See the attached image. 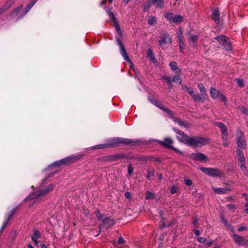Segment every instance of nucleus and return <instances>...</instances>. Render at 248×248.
Segmentation results:
<instances>
[{"instance_id":"nucleus-1","label":"nucleus","mask_w":248,"mask_h":248,"mask_svg":"<svg viewBox=\"0 0 248 248\" xmlns=\"http://www.w3.org/2000/svg\"><path fill=\"white\" fill-rule=\"evenodd\" d=\"M176 133L177 139L181 142L189 146H199L205 145L208 143V140L204 138L199 137H189L183 132L173 128Z\"/></svg>"},{"instance_id":"nucleus-2","label":"nucleus","mask_w":248,"mask_h":248,"mask_svg":"<svg viewBox=\"0 0 248 248\" xmlns=\"http://www.w3.org/2000/svg\"><path fill=\"white\" fill-rule=\"evenodd\" d=\"M136 142L133 140L122 138H114L109 139L108 143L96 145L93 147V149H103L111 146H118L120 144L127 145Z\"/></svg>"},{"instance_id":"nucleus-3","label":"nucleus","mask_w":248,"mask_h":248,"mask_svg":"<svg viewBox=\"0 0 248 248\" xmlns=\"http://www.w3.org/2000/svg\"><path fill=\"white\" fill-rule=\"evenodd\" d=\"M54 187L52 184L46 186L45 187L35 192L32 193L25 199V201H27L32 199H42L46 196L49 192H51Z\"/></svg>"},{"instance_id":"nucleus-4","label":"nucleus","mask_w":248,"mask_h":248,"mask_svg":"<svg viewBox=\"0 0 248 248\" xmlns=\"http://www.w3.org/2000/svg\"><path fill=\"white\" fill-rule=\"evenodd\" d=\"M83 156V155L79 154L77 155H72L66 157L59 161H57L49 165V167H53L55 166L59 167L62 165H69L74 161L81 158Z\"/></svg>"},{"instance_id":"nucleus-5","label":"nucleus","mask_w":248,"mask_h":248,"mask_svg":"<svg viewBox=\"0 0 248 248\" xmlns=\"http://www.w3.org/2000/svg\"><path fill=\"white\" fill-rule=\"evenodd\" d=\"M83 156V155L79 154L77 155H72L66 157L59 161H57L49 165V167H53L55 166L59 167L62 165H69L74 161L81 158Z\"/></svg>"},{"instance_id":"nucleus-6","label":"nucleus","mask_w":248,"mask_h":248,"mask_svg":"<svg viewBox=\"0 0 248 248\" xmlns=\"http://www.w3.org/2000/svg\"><path fill=\"white\" fill-rule=\"evenodd\" d=\"M83 156V155L79 154L77 155H72L66 157L59 161H57L49 165V167H53L55 166L59 167L62 165H69L74 161L81 158Z\"/></svg>"},{"instance_id":"nucleus-7","label":"nucleus","mask_w":248,"mask_h":248,"mask_svg":"<svg viewBox=\"0 0 248 248\" xmlns=\"http://www.w3.org/2000/svg\"><path fill=\"white\" fill-rule=\"evenodd\" d=\"M236 155L238 157V162L241 171L245 176H248V170L245 165L246 160L243 151L239 149H237Z\"/></svg>"},{"instance_id":"nucleus-8","label":"nucleus","mask_w":248,"mask_h":248,"mask_svg":"<svg viewBox=\"0 0 248 248\" xmlns=\"http://www.w3.org/2000/svg\"><path fill=\"white\" fill-rule=\"evenodd\" d=\"M200 170L207 175L212 177H221L223 171L218 169L201 167Z\"/></svg>"},{"instance_id":"nucleus-9","label":"nucleus","mask_w":248,"mask_h":248,"mask_svg":"<svg viewBox=\"0 0 248 248\" xmlns=\"http://www.w3.org/2000/svg\"><path fill=\"white\" fill-rule=\"evenodd\" d=\"M211 97L214 99H220L225 105L227 104V98L225 96L217 90L216 88L211 87L210 89Z\"/></svg>"},{"instance_id":"nucleus-10","label":"nucleus","mask_w":248,"mask_h":248,"mask_svg":"<svg viewBox=\"0 0 248 248\" xmlns=\"http://www.w3.org/2000/svg\"><path fill=\"white\" fill-rule=\"evenodd\" d=\"M236 140L237 145L239 148L241 149L246 148V141L244 133L240 130H237L236 131Z\"/></svg>"},{"instance_id":"nucleus-11","label":"nucleus","mask_w":248,"mask_h":248,"mask_svg":"<svg viewBox=\"0 0 248 248\" xmlns=\"http://www.w3.org/2000/svg\"><path fill=\"white\" fill-rule=\"evenodd\" d=\"M114 224V220L108 217L105 218L104 219H103L102 223L100 224L99 232L96 235H95V236H98L99 234L101 232V228H105L106 229H108L112 227Z\"/></svg>"},{"instance_id":"nucleus-12","label":"nucleus","mask_w":248,"mask_h":248,"mask_svg":"<svg viewBox=\"0 0 248 248\" xmlns=\"http://www.w3.org/2000/svg\"><path fill=\"white\" fill-rule=\"evenodd\" d=\"M156 141L165 147L172 149L173 150H174L179 153H182V152L178 151V149H177L172 146V144L173 143V141L170 138H166L163 141L156 140Z\"/></svg>"},{"instance_id":"nucleus-13","label":"nucleus","mask_w":248,"mask_h":248,"mask_svg":"<svg viewBox=\"0 0 248 248\" xmlns=\"http://www.w3.org/2000/svg\"><path fill=\"white\" fill-rule=\"evenodd\" d=\"M171 42V38L170 35L168 33H163L158 41L159 45L162 47L164 46L167 44H170Z\"/></svg>"},{"instance_id":"nucleus-14","label":"nucleus","mask_w":248,"mask_h":248,"mask_svg":"<svg viewBox=\"0 0 248 248\" xmlns=\"http://www.w3.org/2000/svg\"><path fill=\"white\" fill-rule=\"evenodd\" d=\"M215 124L218 127L221 132V138L225 139L228 136V130L226 125L220 122H216Z\"/></svg>"},{"instance_id":"nucleus-15","label":"nucleus","mask_w":248,"mask_h":248,"mask_svg":"<svg viewBox=\"0 0 248 248\" xmlns=\"http://www.w3.org/2000/svg\"><path fill=\"white\" fill-rule=\"evenodd\" d=\"M182 89L189 93L194 101H200L202 100L201 96L199 95L197 96L192 89L186 86H183Z\"/></svg>"},{"instance_id":"nucleus-16","label":"nucleus","mask_w":248,"mask_h":248,"mask_svg":"<svg viewBox=\"0 0 248 248\" xmlns=\"http://www.w3.org/2000/svg\"><path fill=\"white\" fill-rule=\"evenodd\" d=\"M118 44L120 47V53L124 59L128 62H130L129 58L126 52L125 47L123 45L122 42L120 39L117 40Z\"/></svg>"},{"instance_id":"nucleus-17","label":"nucleus","mask_w":248,"mask_h":248,"mask_svg":"<svg viewBox=\"0 0 248 248\" xmlns=\"http://www.w3.org/2000/svg\"><path fill=\"white\" fill-rule=\"evenodd\" d=\"M234 242L238 245H244L246 244V240L243 236L233 233L231 235Z\"/></svg>"},{"instance_id":"nucleus-18","label":"nucleus","mask_w":248,"mask_h":248,"mask_svg":"<svg viewBox=\"0 0 248 248\" xmlns=\"http://www.w3.org/2000/svg\"><path fill=\"white\" fill-rule=\"evenodd\" d=\"M149 100L155 106L158 107V108L163 110L165 112H167L170 115H172L171 112L169 110H168L167 108L164 107V105L162 104H161V103H160L159 102L155 100V99H154L153 98H149Z\"/></svg>"},{"instance_id":"nucleus-19","label":"nucleus","mask_w":248,"mask_h":248,"mask_svg":"<svg viewBox=\"0 0 248 248\" xmlns=\"http://www.w3.org/2000/svg\"><path fill=\"white\" fill-rule=\"evenodd\" d=\"M214 191L217 194H224L228 193L232 190V189L229 187H223V188H213Z\"/></svg>"},{"instance_id":"nucleus-20","label":"nucleus","mask_w":248,"mask_h":248,"mask_svg":"<svg viewBox=\"0 0 248 248\" xmlns=\"http://www.w3.org/2000/svg\"><path fill=\"white\" fill-rule=\"evenodd\" d=\"M192 157L198 161H205L207 159V156L202 153H195L192 154Z\"/></svg>"},{"instance_id":"nucleus-21","label":"nucleus","mask_w":248,"mask_h":248,"mask_svg":"<svg viewBox=\"0 0 248 248\" xmlns=\"http://www.w3.org/2000/svg\"><path fill=\"white\" fill-rule=\"evenodd\" d=\"M212 18L216 23H219L220 22L219 11L218 9H214L212 11Z\"/></svg>"},{"instance_id":"nucleus-22","label":"nucleus","mask_w":248,"mask_h":248,"mask_svg":"<svg viewBox=\"0 0 248 248\" xmlns=\"http://www.w3.org/2000/svg\"><path fill=\"white\" fill-rule=\"evenodd\" d=\"M14 2L15 0H9V2H6L5 5L0 9V15L10 8L13 5Z\"/></svg>"},{"instance_id":"nucleus-23","label":"nucleus","mask_w":248,"mask_h":248,"mask_svg":"<svg viewBox=\"0 0 248 248\" xmlns=\"http://www.w3.org/2000/svg\"><path fill=\"white\" fill-rule=\"evenodd\" d=\"M151 2L157 8H162L164 7L163 0H151Z\"/></svg>"},{"instance_id":"nucleus-24","label":"nucleus","mask_w":248,"mask_h":248,"mask_svg":"<svg viewBox=\"0 0 248 248\" xmlns=\"http://www.w3.org/2000/svg\"><path fill=\"white\" fill-rule=\"evenodd\" d=\"M223 47V48L226 50H231V44L229 41V39L226 38V39H225V41L224 42L220 44Z\"/></svg>"},{"instance_id":"nucleus-25","label":"nucleus","mask_w":248,"mask_h":248,"mask_svg":"<svg viewBox=\"0 0 248 248\" xmlns=\"http://www.w3.org/2000/svg\"><path fill=\"white\" fill-rule=\"evenodd\" d=\"M174 122L177 123L180 126H183L186 127H187L189 126V124L188 123L185 121H182L179 119H178L176 118H173Z\"/></svg>"},{"instance_id":"nucleus-26","label":"nucleus","mask_w":248,"mask_h":248,"mask_svg":"<svg viewBox=\"0 0 248 248\" xmlns=\"http://www.w3.org/2000/svg\"><path fill=\"white\" fill-rule=\"evenodd\" d=\"M15 209H13L11 212L10 213H9V214L8 215V217H7L3 223V225H2V227L1 228V229H3L5 226L6 225L7 223L8 222L11 217L14 214V212H15Z\"/></svg>"},{"instance_id":"nucleus-27","label":"nucleus","mask_w":248,"mask_h":248,"mask_svg":"<svg viewBox=\"0 0 248 248\" xmlns=\"http://www.w3.org/2000/svg\"><path fill=\"white\" fill-rule=\"evenodd\" d=\"M198 38L199 37L196 35H190L189 38L188 39V41L190 43L192 42L193 43V45L195 46L196 45V42Z\"/></svg>"},{"instance_id":"nucleus-28","label":"nucleus","mask_w":248,"mask_h":248,"mask_svg":"<svg viewBox=\"0 0 248 248\" xmlns=\"http://www.w3.org/2000/svg\"><path fill=\"white\" fill-rule=\"evenodd\" d=\"M37 1V0H32L31 2L29 3L26 7L25 12L24 13V15H25L27 13H28L30 10V9L35 4Z\"/></svg>"},{"instance_id":"nucleus-29","label":"nucleus","mask_w":248,"mask_h":248,"mask_svg":"<svg viewBox=\"0 0 248 248\" xmlns=\"http://www.w3.org/2000/svg\"><path fill=\"white\" fill-rule=\"evenodd\" d=\"M174 15L172 13H168L165 15L166 18L170 23H172L174 19Z\"/></svg>"},{"instance_id":"nucleus-30","label":"nucleus","mask_w":248,"mask_h":248,"mask_svg":"<svg viewBox=\"0 0 248 248\" xmlns=\"http://www.w3.org/2000/svg\"><path fill=\"white\" fill-rule=\"evenodd\" d=\"M147 55L153 62H155V58L153 51L151 49H148L147 51Z\"/></svg>"},{"instance_id":"nucleus-31","label":"nucleus","mask_w":248,"mask_h":248,"mask_svg":"<svg viewBox=\"0 0 248 248\" xmlns=\"http://www.w3.org/2000/svg\"><path fill=\"white\" fill-rule=\"evenodd\" d=\"M183 17L180 15L174 16L173 22L175 23H179L183 21Z\"/></svg>"},{"instance_id":"nucleus-32","label":"nucleus","mask_w":248,"mask_h":248,"mask_svg":"<svg viewBox=\"0 0 248 248\" xmlns=\"http://www.w3.org/2000/svg\"><path fill=\"white\" fill-rule=\"evenodd\" d=\"M40 233L37 230H34L33 231V236L31 237V239L33 241H34L36 243V239L40 237Z\"/></svg>"},{"instance_id":"nucleus-33","label":"nucleus","mask_w":248,"mask_h":248,"mask_svg":"<svg viewBox=\"0 0 248 248\" xmlns=\"http://www.w3.org/2000/svg\"><path fill=\"white\" fill-rule=\"evenodd\" d=\"M156 22V18L153 16H150L148 19V23L150 25H153Z\"/></svg>"},{"instance_id":"nucleus-34","label":"nucleus","mask_w":248,"mask_h":248,"mask_svg":"<svg viewBox=\"0 0 248 248\" xmlns=\"http://www.w3.org/2000/svg\"><path fill=\"white\" fill-rule=\"evenodd\" d=\"M179 48L180 51H182L185 48V45L181 36L179 37Z\"/></svg>"},{"instance_id":"nucleus-35","label":"nucleus","mask_w":248,"mask_h":248,"mask_svg":"<svg viewBox=\"0 0 248 248\" xmlns=\"http://www.w3.org/2000/svg\"><path fill=\"white\" fill-rule=\"evenodd\" d=\"M170 69L172 71H174V70H177V69H178V67L177 66V64L175 62H171L170 63Z\"/></svg>"},{"instance_id":"nucleus-36","label":"nucleus","mask_w":248,"mask_h":248,"mask_svg":"<svg viewBox=\"0 0 248 248\" xmlns=\"http://www.w3.org/2000/svg\"><path fill=\"white\" fill-rule=\"evenodd\" d=\"M172 80L174 82L177 84H181L182 82V79L179 76H175L173 77Z\"/></svg>"},{"instance_id":"nucleus-37","label":"nucleus","mask_w":248,"mask_h":248,"mask_svg":"<svg viewBox=\"0 0 248 248\" xmlns=\"http://www.w3.org/2000/svg\"><path fill=\"white\" fill-rule=\"evenodd\" d=\"M226 206H227V209L231 211H234L235 209H237L238 207V206H236L233 204H227L226 205Z\"/></svg>"},{"instance_id":"nucleus-38","label":"nucleus","mask_w":248,"mask_h":248,"mask_svg":"<svg viewBox=\"0 0 248 248\" xmlns=\"http://www.w3.org/2000/svg\"><path fill=\"white\" fill-rule=\"evenodd\" d=\"M238 109L243 113L248 115V108L244 106H239Z\"/></svg>"},{"instance_id":"nucleus-39","label":"nucleus","mask_w":248,"mask_h":248,"mask_svg":"<svg viewBox=\"0 0 248 248\" xmlns=\"http://www.w3.org/2000/svg\"><path fill=\"white\" fill-rule=\"evenodd\" d=\"M226 37L224 35H220L219 36L216 37L215 39H216L217 41H218L220 44L222 43L224 41H225V39H226Z\"/></svg>"},{"instance_id":"nucleus-40","label":"nucleus","mask_w":248,"mask_h":248,"mask_svg":"<svg viewBox=\"0 0 248 248\" xmlns=\"http://www.w3.org/2000/svg\"><path fill=\"white\" fill-rule=\"evenodd\" d=\"M22 8H23V5H20L18 6L15 10L13 11V12L11 13V15H14V16H16L17 15V14L18 13V12Z\"/></svg>"},{"instance_id":"nucleus-41","label":"nucleus","mask_w":248,"mask_h":248,"mask_svg":"<svg viewBox=\"0 0 248 248\" xmlns=\"http://www.w3.org/2000/svg\"><path fill=\"white\" fill-rule=\"evenodd\" d=\"M162 78L167 81L168 85H169V88H170L172 84L170 78L168 76H163Z\"/></svg>"},{"instance_id":"nucleus-42","label":"nucleus","mask_w":248,"mask_h":248,"mask_svg":"<svg viewBox=\"0 0 248 248\" xmlns=\"http://www.w3.org/2000/svg\"><path fill=\"white\" fill-rule=\"evenodd\" d=\"M154 197V194L149 191H147L146 194V199H151Z\"/></svg>"},{"instance_id":"nucleus-43","label":"nucleus","mask_w":248,"mask_h":248,"mask_svg":"<svg viewBox=\"0 0 248 248\" xmlns=\"http://www.w3.org/2000/svg\"><path fill=\"white\" fill-rule=\"evenodd\" d=\"M198 88L201 93H204L206 91L204 86L202 83L198 84Z\"/></svg>"},{"instance_id":"nucleus-44","label":"nucleus","mask_w":248,"mask_h":248,"mask_svg":"<svg viewBox=\"0 0 248 248\" xmlns=\"http://www.w3.org/2000/svg\"><path fill=\"white\" fill-rule=\"evenodd\" d=\"M114 22L115 24V28H116V31H117V32L119 34H121L122 32H121V28H120V27L118 22L117 21V20Z\"/></svg>"},{"instance_id":"nucleus-45","label":"nucleus","mask_w":248,"mask_h":248,"mask_svg":"<svg viewBox=\"0 0 248 248\" xmlns=\"http://www.w3.org/2000/svg\"><path fill=\"white\" fill-rule=\"evenodd\" d=\"M221 220V222L225 225H228V223L227 221L225 218V217L223 214L221 213L220 215Z\"/></svg>"},{"instance_id":"nucleus-46","label":"nucleus","mask_w":248,"mask_h":248,"mask_svg":"<svg viewBox=\"0 0 248 248\" xmlns=\"http://www.w3.org/2000/svg\"><path fill=\"white\" fill-rule=\"evenodd\" d=\"M107 13L111 19L113 21H115L117 19L115 17L114 15L112 12H111L110 10H108Z\"/></svg>"},{"instance_id":"nucleus-47","label":"nucleus","mask_w":248,"mask_h":248,"mask_svg":"<svg viewBox=\"0 0 248 248\" xmlns=\"http://www.w3.org/2000/svg\"><path fill=\"white\" fill-rule=\"evenodd\" d=\"M236 80L239 87H243L244 86V82L242 79L237 78L236 79Z\"/></svg>"},{"instance_id":"nucleus-48","label":"nucleus","mask_w":248,"mask_h":248,"mask_svg":"<svg viewBox=\"0 0 248 248\" xmlns=\"http://www.w3.org/2000/svg\"><path fill=\"white\" fill-rule=\"evenodd\" d=\"M184 181H185V184L187 186H190L191 185H192V181L190 179H185L184 180Z\"/></svg>"},{"instance_id":"nucleus-49","label":"nucleus","mask_w":248,"mask_h":248,"mask_svg":"<svg viewBox=\"0 0 248 248\" xmlns=\"http://www.w3.org/2000/svg\"><path fill=\"white\" fill-rule=\"evenodd\" d=\"M228 136L226 137L225 139H222L223 141V145L225 147H227L229 145V142L228 141Z\"/></svg>"},{"instance_id":"nucleus-50","label":"nucleus","mask_w":248,"mask_h":248,"mask_svg":"<svg viewBox=\"0 0 248 248\" xmlns=\"http://www.w3.org/2000/svg\"><path fill=\"white\" fill-rule=\"evenodd\" d=\"M247 230V227L246 226H240L238 228V231L239 232H242V231H246Z\"/></svg>"},{"instance_id":"nucleus-51","label":"nucleus","mask_w":248,"mask_h":248,"mask_svg":"<svg viewBox=\"0 0 248 248\" xmlns=\"http://www.w3.org/2000/svg\"><path fill=\"white\" fill-rule=\"evenodd\" d=\"M177 190V188L175 186H172L170 189V192L172 194H174L176 192Z\"/></svg>"},{"instance_id":"nucleus-52","label":"nucleus","mask_w":248,"mask_h":248,"mask_svg":"<svg viewBox=\"0 0 248 248\" xmlns=\"http://www.w3.org/2000/svg\"><path fill=\"white\" fill-rule=\"evenodd\" d=\"M226 226L228 227V228L233 233V234L234 233V230L232 225L228 224V225H227Z\"/></svg>"},{"instance_id":"nucleus-53","label":"nucleus","mask_w":248,"mask_h":248,"mask_svg":"<svg viewBox=\"0 0 248 248\" xmlns=\"http://www.w3.org/2000/svg\"><path fill=\"white\" fill-rule=\"evenodd\" d=\"M198 241L201 243H204L206 242V239L204 237H200L198 239Z\"/></svg>"},{"instance_id":"nucleus-54","label":"nucleus","mask_w":248,"mask_h":248,"mask_svg":"<svg viewBox=\"0 0 248 248\" xmlns=\"http://www.w3.org/2000/svg\"><path fill=\"white\" fill-rule=\"evenodd\" d=\"M96 217L98 220H103V216L98 211L96 213Z\"/></svg>"},{"instance_id":"nucleus-55","label":"nucleus","mask_w":248,"mask_h":248,"mask_svg":"<svg viewBox=\"0 0 248 248\" xmlns=\"http://www.w3.org/2000/svg\"><path fill=\"white\" fill-rule=\"evenodd\" d=\"M226 201L227 202H233L235 201L234 198L232 196H228L226 198Z\"/></svg>"},{"instance_id":"nucleus-56","label":"nucleus","mask_w":248,"mask_h":248,"mask_svg":"<svg viewBox=\"0 0 248 248\" xmlns=\"http://www.w3.org/2000/svg\"><path fill=\"white\" fill-rule=\"evenodd\" d=\"M128 172L129 174H131L133 172V169L130 165L128 166Z\"/></svg>"},{"instance_id":"nucleus-57","label":"nucleus","mask_w":248,"mask_h":248,"mask_svg":"<svg viewBox=\"0 0 248 248\" xmlns=\"http://www.w3.org/2000/svg\"><path fill=\"white\" fill-rule=\"evenodd\" d=\"M213 241L209 240L205 243V245L207 247H209L213 244Z\"/></svg>"},{"instance_id":"nucleus-58","label":"nucleus","mask_w":248,"mask_h":248,"mask_svg":"<svg viewBox=\"0 0 248 248\" xmlns=\"http://www.w3.org/2000/svg\"><path fill=\"white\" fill-rule=\"evenodd\" d=\"M124 243V240L122 237H120L119 238L118 240V243L119 244H123Z\"/></svg>"},{"instance_id":"nucleus-59","label":"nucleus","mask_w":248,"mask_h":248,"mask_svg":"<svg viewBox=\"0 0 248 248\" xmlns=\"http://www.w3.org/2000/svg\"><path fill=\"white\" fill-rule=\"evenodd\" d=\"M245 212L248 214V202H247L245 205Z\"/></svg>"},{"instance_id":"nucleus-60","label":"nucleus","mask_w":248,"mask_h":248,"mask_svg":"<svg viewBox=\"0 0 248 248\" xmlns=\"http://www.w3.org/2000/svg\"><path fill=\"white\" fill-rule=\"evenodd\" d=\"M124 196L127 199L130 198V197H131L130 193L129 192H125V194H124Z\"/></svg>"},{"instance_id":"nucleus-61","label":"nucleus","mask_w":248,"mask_h":248,"mask_svg":"<svg viewBox=\"0 0 248 248\" xmlns=\"http://www.w3.org/2000/svg\"><path fill=\"white\" fill-rule=\"evenodd\" d=\"M243 195L245 197L246 201L248 202V194L247 193H243Z\"/></svg>"},{"instance_id":"nucleus-62","label":"nucleus","mask_w":248,"mask_h":248,"mask_svg":"<svg viewBox=\"0 0 248 248\" xmlns=\"http://www.w3.org/2000/svg\"><path fill=\"white\" fill-rule=\"evenodd\" d=\"M179 36H181L182 37V31H181V30L180 29L179 30V32L178 33V34H177V37H178V40H179Z\"/></svg>"},{"instance_id":"nucleus-63","label":"nucleus","mask_w":248,"mask_h":248,"mask_svg":"<svg viewBox=\"0 0 248 248\" xmlns=\"http://www.w3.org/2000/svg\"><path fill=\"white\" fill-rule=\"evenodd\" d=\"M198 218H195V219L193 220V224L194 225H196V223L198 222Z\"/></svg>"},{"instance_id":"nucleus-64","label":"nucleus","mask_w":248,"mask_h":248,"mask_svg":"<svg viewBox=\"0 0 248 248\" xmlns=\"http://www.w3.org/2000/svg\"><path fill=\"white\" fill-rule=\"evenodd\" d=\"M195 234L197 236H198L200 235V231L199 230H196L195 231Z\"/></svg>"}]
</instances>
